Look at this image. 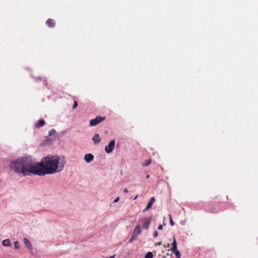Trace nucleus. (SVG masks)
Wrapping results in <instances>:
<instances>
[{
	"mask_svg": "<svg viewBox=\"0 0 258 258\" xmlns=\"http://www.w3.org/2000/svg\"><path fill=\"white\" fill-rule=\"evenodd\" d=\"M64 163L57 156L46 157L41 162L35 163L30 157H22L12 161L10 168L24 176L37 175L43 176L61 171Z\"/></svg>",
	"mask_w": 258,
	"mask_h": 258,
	"instance_id": "obj_1",
	"label": "nucleus"
},
{
	"mask_svg": "<svg viewBox=\"0 0 258 258\" xmlns=\"http://www.w3.org/2000/svg\"><path fill=\"white\" fill-rule=\"evenodd\" d=\"M105 119V117H102L101 116H97L95 118L92 119L90 120V126H96L103 120Z\"/></svg>",
	"mask_w": 258,
	"mask_h": 258,
	"instance_id": "obj_2",
	"label": "nucleus"
},
{
	"mask_svg": "<svg viewBox=\"0 0 258 258\" xmlns=\"http://www.w3.org/2000/svg\"><path fill=\"white\" fill-rule=\"evenodd\" d=\"M115 147V141L111 140L108 146L105 147V151L107 153H111Z\"/></svg>",
	"mask_w": 258,
	"mask_h": 258,
	"instance_id": "obj_3",
	"label": "nucleus"
},
{
	"mask_svg": "<svg viewBox=\"0 0 258 258\" xmlns=\"http://www.w3.org/2000/svg\"><path fill=\"white\" fill-rule=\"evenodd\" d=\"M142 221L143 222V228L148 229L150 224L151 219L147 218H144L142 219Z\"/></svg>",
	"mask_w": 258,
	"mask_h": 258,
	"instance_id": "obj_4",
	"label": "nucleus"
},
{
	"mask_svg": "<svg viewBox=\"0 0 258 258\" xmlns=\"http://www.w3.org/2000/svg\"><path fill=\"white\" fill-rule=\"evenodd\" d=\"M141 232L142 231L141 230L140 226L138 225L135 227L133 234L137 237L139 235L141 234Z\"/></svg>",
	"mask_w": 258,
	"mask_h": 258,
	"instance_id": "obj_5",
	"label": "nucleus"
},
{
	"mask_svg": "<svg viewBox=\"0 0 258 258\" xmlns=\"http://www.w3.org/2000/svg\"><path fill=\"white\" fill-rule=\"evenodd\" d=\"M23 242L26 244V245L27 246V247H28V248L29 250L31 251L32 250L33 247H32V244H31V242H30V241L27 238H24L23 239Z\"/></svg>",
	"mask_w": 258,
	"mask_h": 258,
	"instance_id": "obj_6",
	"label": "nucleus"
},
{
	"mask_svg": "<svg viewBox=\"0 0 258 258\" xmlns=\"http://www.w3.org/2000/svg\"><path fill=\"white\" fill-rule=\"evenodd\" d=\"M155 199L154 197H152L150 199V202L148 203L146 208L144 210V211L148 210L152 207V204L155 202Z\"/></svg>",
	"mask_w": 258,
	"mask_h": 258,
	"instance_id": "obj_7",
	"label": "nucleus"
},
{
	"mask_svg": "<svg viewBox=\"0 0 258 258\" xmlns=\"http://www.w3.org/2000/svg\"><path fill=\"white\" fill-rule=\"evenodd\" d=\"M94 159V156L91 154H87L85 156V160L87 162H91Z\"/></svg>",
	"mask_w": 258,
	"mask_h": 258,
	"instance_id": "obj_8",
	"label": "nucleus"
},
{
	"mask_svg": "<svg viewBox=\"0 0 258 258\" xmlns=\"http://www.w3.org/2000/svg\"><path fill=\"white\" fill-rule=\"evenodd\" d=\"M92 140L93 141L94 143L95 144H97L99 143L101 140L99 134H95V135L94 136V137L92 139Z\"/></svg>",
	"mask_w": 258,
	"mask_h": 258,
	"instance_id": "obj_9",
	"label": "nucleus"
},
{
	"mask_svg": "<svg viewBox=\"0 0 258 258\" xmlns=\"http://www.w3.org/2000/svg\"><path fill=\"white\" fill-rule=\"evenodd\" d=\"M46 25L49 27H53L55 25V22L52 19H49L46 22Z\"/></svg>",
	"mask_w": 258,
	"mask_h": 258,
	"instance_id": "obj_10",
	"label": "nucleus"
},
{
	"mask_svg": "<svg viewBox=\"0 0 258 258\" xmlns=\"http://www.w3.org/2000/svg\"><path fill=\"white\" fill-rule=\"evenodd\" d=\"M177 249V242H176V240L175 236H173V242H172V243L171 250H172V251H175Z\"/></svg>",
	"mask_w": 258,
	"mask_h": 258,
	"instance_id": "obj_11",
	"label": "nucleus"
},
{
	"mask_svg": "<svg viewBox=\"0 0 258 258\" xmlns=\"http://www.w3.org/2000/svg\"><path fill=\"white\" fill-rule=\"evenodd\" d=\"M45 123V122L44 120L41 119L39 120L37 123H35V126L36 127H39L40 126H43Z\"/></svg>",
	"mask_w": 258,
	"mask_h": 258,
	"instance_id": "obj_12",
	"label": "nucleus"
},
{
	"mask_svg": "<svg viewBox=\"0 0 258 258\" xmlns=\"http://www.w3.org/2000/svg\"><path fill=\"white\" fill-rule=\"evenodd\" d=\"M11 241L9 239H5L2 241V245L4 246H8L11 245Z\"/></svg>",
	"mask_w": 258,
	"mask_h": 258,
	"instance_id": "obj_13",
	"label": "nucleus"
},
{
	"mask_svg": "<svg viewBox=\"0 0 258 258\" xmlns=\"http://www.w3.org/2000/svg\"><path fill=\"white\" fill-rule=\"evenodd\" d=\"M172 252L175 254L176 257L177 258H181V254L180 251L177 249L176 250H175V251H172Z\"/></svg>",
	"mask_w": 258,
	"mask_h": 258,
	"instance_id": "obj_14",
	"label": "nucleus"
},
{
	"mask_svg": "<svg viewBox=\"0 0 258 258\" xmlns=\"http://www.w3.org/2000/svg\"><path fill=\"white\" fill-rule=\"evenodd\" d=\"M151 163V159L146 160L143 164V166H148Z\"/></svg>",
	"mask_w": 258,
	"mask_h": 258,
	"instance_id": "obj_15",
	"label": "nucleus"
},
{
	"mask_svg": "<svg viewBox=\"0 0 258 258\" xmlns=\"http://www.w3.org/2000/svg\"><path fill=\"white\" fill-rule=\"evenodd\" d=\"M153 256V254L151 252H148L145 255V258H152Z\"/></svg>",
	"mask_w": 258,
	"mask_h": 258,
	"instance_id": "obj_16",
	"label": "nucleus"
},
{
	"mask_svg": "<svg viewBox=\"0 0 258 258\" xmlns=\"http://www.w3.org/2000/svg\"><path fill=\"white\" fill-rule=\"evenodd\" d=\"M14 247L16 249H18L20 247L19 243L18 241H16L14 242Z\"/></svg>",
	"mask_w": 258,
	"mask_h": 258,
	"instance_id": "obj_17",
	"label": "nucleus"
},
{
	"mask_svg": "<svg viewBox=\"0 0 258 258\" xmlns=\"http://www.w3.org/2000/svg\"><path fill=\"white\" fill-rule=\"evenodd\" d=\"M137 236H136L135 235H132V237L131 238V239L129 240L128 242L130 243H132L134 240V239L136 238Z\"/></svg>",
	"mask_w": 258,
	"mask_h": 258,
	"instance_id": "obj_18",
	"label": "nucleus"
},
{
	"mask_svg": "<svg viewBox=\"0 0 258 258\" xmlns=\"http://www.w3.org/2000/svg\"><path fill=\"white\" fill-rule=\"evenodd\" d=\"M78 106V102L76 101H75L74 102V104L73 106V109H76Z\"/></svg>",
	"mask_w": 258,
	"mask_h": 258,
	"instance_id": "obj_19",
	"label": "nucleus"
},
{
	"mask_svg": "<svg viewBox=\"0 0 258 258\" xmlns=\"http://www.w3.org/2000/svg\"><path fill=\"white\" fill-rule=\"evenodd\" d=\"M55 133V131L54 129L51 130L49 132V136H51L53 134H54Z\"/></svg>",
	"mask_w": 258,
	"mask_h": 258,
	"instance_id": "obj_20",
	"label": "nucleus"
},
{
	"mask_svg": "<svg viewBox=\"0 0 258 258\" xmlns=\"http://www.w3.org/2000/svg\"><path fill=\"white\" fill-rule=\"evenodd\" d=\"M169 217H170V224L172 226H173L174 225V223L173 221L172 220L170 215H169Z\"/></svg>",
	"mask_w": 258,
	"mask_h": 258,
	"instance_id": "obj_21",
	"label": "nucleus"
},
{
	"mask_svg": "<svg viewBox=\"0 0 258 258\" xmlns=\"http://www.w3.org/2000/svg\"><path fill=\"white\" fill-rule=\"evenodd\" d=\"M153 236L155 237H156L158 236V232L157 231H155L153 233Z\"/></svg>",
	"mask_w": 258,
	"mask_h": 258,
	"instance_id": "obj_22",
	"label": "nucleus"
},
{
	"mask_svg": "<svg viewBox=\"0 0 258 258\" xmlns=\"http://www.w3.org/2000/svg\"><path fill=\"white\" fill-rule=\"evenodd\" d=\"M158 229L159 230H162V229H163V226H162V225H160L158 226Z\"/></svg>",
	"mask_w": 258,
	"mask_h": 258,
	"instance_id": "obj_23",
	"label": "nucleus"
},
{
	"mask_svg": "<svg viewBox=\"0 0 258 258\" xmlns=\"http://www.w3.org/2000/svg\"><path fill=\"white\" fill-rule=\"evenodd\" d=\"M119 200V197H117L114 201V203H116Z\"/></svg>",
	"mask_w": 258,
	"mask_h": 258,
	"instance_id": "obj_24",
	"label": "nucleus"
},
{
	"mask_svg": "<svg viewBox=\"0 0 258 258\" xmlns=\"http://www.w3.org/2000/svg\"><path fill=\"white\" fill-rule=\"evenodd\" d=\"M162 243L161 241H160V242H158V243H156L155 245H162Z\"/></svg>",
	"mask_w": 258,
	"mask_h": 258,
	"instance_id": "obj_25",
	"label": "nucleus"
},
{
	"mask_svg": "<svg viewBox=\"0 0 258 258\" xmlns=\"http://www.w3.org/2000/svg\"><path fill=\"white\" fill-rule=\"evenodd\" d=\"M123 191L125 192V193H127L128 192V190L127 188H125L123 190Z\"/></svg>",
	"mask_w": 258,
	"mask_h": 258,
	"instance_id": "obj_26",
	"label": "nucleus"
},
{
	"mask_svg": "<svg viewBox=\"0 0 258 258\" xmlns=\"http://www.w3.org/2000/svg\"><path fill=\"white\" fill-rule=\"evenodd\" d=\"M149 177H150V175H148L147 176V178H149Z\"/></svg>",
	"mask_w": 258,
	"mask_h": 258,
	"instance_id": "obj_27",
	"label": "nucleus"
},
{
	"mask_svg": "<svg viewBox=\"0 0 258 258\" xmlns=\"http://www.w3.org/2000/svg\"><path fill=\"white\" fill-rule=\"evenodd\" d=\"M169 243H168V244H167V245H166V246L169 247Z\"/></svg>",
	"mask_w": 258,
	"mask_h": 258,
	"instance_id": "obj_28",
	"label": "nucleus"
},
{
	"mask_svg": "<svg viewBox=\"0 0 258 258\" xmlns=\"http://www.w3.org/2000/svg\"><path fill=\"white\" fill-rule=\"evenodd\" d=\"M169 243H168V244H167V245H166V246L169 247Z\"/></svg>",
	"mask_w": 258,
	"mask_h": 258,
	"instance_id": "obj_29",
	"label": "nucleus"
}]
</instances>
